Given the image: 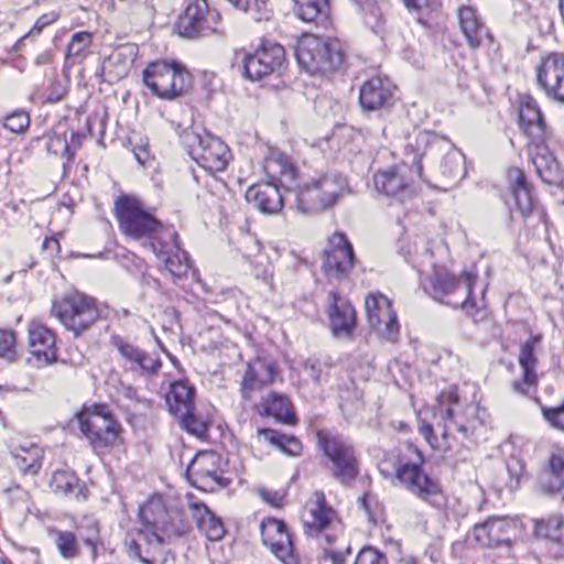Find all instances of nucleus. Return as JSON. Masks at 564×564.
I'll use <instances>...</instances> for the list:
<instances>
[{
    "instance_id": "052dcab7",
    "label": "nucleus",
    "mask_w": 564,
    "mask_h": 564,
    "mask_svg": "<svg viewBox=\"0 0 564 564\" xmlns=\"http://www.w3.org/2000/svg\"><path fill=\"white\" fill-rule=\"evenodd\" d=\"M420 433L425 437V440L433 445V441H436L434 436L433 426L430 423L423 422L420 425Z\"/></svg>"
},
{
    "instance_id": "a211bd4d",
    "label": "nucleus",
    "mask_w": 564,
    "mask_h": 564,
    "mask_svg": "<svg viewBox=\"0 0 564 564\" xmlns=\"http://www.w3.org/2000/svg\"><path fill=\"white\" fill-rule=\"evenodd\" d=\"M111 344L123 359L124 368L139 377L152 378L162 367V361L156 354L148 352L120 336H111Z\"/></svg>"
},
{
    "instance_id": "8fccbe9b",
    "label": "nucleus",
    "mask_w": 564,
    "mask_h": 564,
    "mask_svg": "<svg viewBox=\"0 0 564 564\" xmlns=\"http://www.w3.org/2000/svg\"><path fill=\"white\" fill-rule=\"evenodd\" d=\"M535 532L539 536H543L558 544H564V520L552 518L547 521L541 520L536 522Z\"/></svg>"
},
{
    "instance_id": "13d9d810",
    "label": "nucleus",
    "mask_w": 564,
    "mask_h": 564,
    "mask_svg": "<svg viewBox=\"0 0 564 564\" xmlns=\"http://www.w3.org/2000/svg\"><path fill=\"white\" fill-rule=\"evenodd\" d=\"M91 533L83 536V542L90 547L91 557L93 560L97 558L98 556V543H99V536H98V524L97 522L93 521L90 524Z\"/></svg>"
},
{
    "instance_id": "a878e982",
    "label": "nucleus",
    "mask_w": 564,
    "mask_h": 564,
    "mask_svg": "<svg viewBox=\"0 0 564 564\" xmlns=\"http://www.w3.org/2000/svg\"><path fill=\"white\" fill-rule=\"evenodd\" d=\"M394 89V85L388 77L373 76L360 87V106L368 111L378 110L391 101Z\"/></svg>"
},
{
    "instance_id": "4d7b16f0",
    "label": "nucleus",
    "mask_w": 564,
    "mask_h": 564,
    "mask_svg": "<svg viewBox=\"0 0 564 564\" xmlns=\"http://www.w3.org/2000/svg\"><path fill=\"white\" fill-rule=\"evenodd\" d=\"M260 498L272 507L280 508L283 506L285 492L281 490H269L259 488L257 490Z\"/></svg>"
},
{
    "instance_id": "f8f14e48",
    "label": "nucleus",
    "mask_w": 564,
    "mask_h": 564,
    "mask_svg": "<svg viewBox=\"0 0 564 564\" xmlns=\"http://www.w3.org/2000/svg\"><path fill=\"white\" fill-rule=\"evenodd\" d=\"M409 449L415 454V458L400 463L395 469L397 479L408 491L421 500L433 506L441 505L440 486L423 470L424 457L422 453L412 445H409Z\"/></svg>"
},
{
    "instance_id": "e433bc0d",
    "label": "nucleus",
    "mask_w": 564,
    "mask_h": 564,
    "mask_svg": "<svg viewBox=\"0 0 564 564\" xmlns=\"http://www.w3.org/2000/svg\"><path fill=\"white\" fill-rule=\"evenodd\" d=\"M194 387L189 386L185 380H178L170 386L166 393V403L170 412L174 415H185L189 410H194Z\"/></svg>"
},
{
    "instance_id": "a18cd8bd",
    "label": "nucleus",
    "mask_w": 564,
    "mask_h": 564,
    "mask_svg": "<svg viewBox=\"0 0 564 564\" xmlns=\"http://www.w3.org/2000/svg\"><path fill=\"white\" fill-rule=\"evenodd\" d=\"M50 488L58 495L72 496L76 498L80 492L79 479L70 469H58L54 471L50 481Z\"/></svg>"
},
{
    "instance_id": "473e14b6",
    "label": "nucleus",
    "mask_w": 564,
    "mask_h": 564,
    "mask_svg": "<svg viewBox=\"0 0 564 564\" xmlns=\"http://www.w3.org/2000/svg\"><path fill=\"white\" fill-rule=\"evenodd\" d=\"M507 178L517 209L522 216L529 215L534 200L523 171L518 167H510L507 172Z\"/></svg>"
},
{
    "instance_id": "dca6fc26",
    "label": "nucleus",
    "mask_w": 564,
    "mask_h": 564,
    "mask_svg": "<svg viewBox=\"0 0 564 564\" xmlns=\"http://www.w3.org/2000/svg\"><path fill=\"white\" fill-rule=\"evenodd\" d=\"M365 308L370 328L375 329L380 337L395 343L400 325L390 300L383 294L370 293L365 300Z\"/></svg>"
},
{
    "instance_id": "bf43d9fd",
    "label": "nucleus",
    "mask_w": 564,
    "mask_h": 564,
    "mask_svg": "<svg viewBox=\"0 0 564 564\" xmlns=\"http://www.w3.org/2000/svg\"><path fill=\"white\" fill-rule=\"evenodd\" d=\"M118 395L129 402H141V399L139 398L137 390L131 386L122 384L118 389Z\"/></svg>"
},
{
    "instance_id": "bb28decb",
    "label": "nucleus",
    "mask_w": 564,
    "mask_h": 564,
    "mask_svg": "<svg viewBox=\"0 0 564 564\" xmlns=\"http://www.w3.org/2000/svg\"><path fill=\"white\" fill-rule=\"evenodd\" d=\"M328 316L332 332L336 335L349 336L356 325V312L351 303L332 291L328 295Z\"/></svg>"
},
{
    "instance_id": "c03bdc74",
    "label": "nucleus",
    "mask_w": 564,
    "mask_h": 564,
    "mask_svg": "<svg viewBox=\"0 0 564 564\" xmlns=\"http://www.w3.org/2000/svg\"><path fill=\"white\" fill-rule=\"evenodd\" d=\"M258 435L290 456H297L302 452V443L294 436H288L271 429H258Z\"/></svg>"
},
{
    "instance_id": "680f3d73",
    "label": "nucleus",
    "mask_w": 564,
    "mask_h": 564,
    "mask_svg": "<svg viewBox=\"0 0 564 564\" xmlns=\"http://www.w3.org/2000/svg\"><path fill=\"white\" fill-rule=\"evenodd\" d=\"M135 160L141 164L145 165L147 161L150 159V152L148 145H142L134 150Z\"/></svg>"
},
{
    "instance_id": "de8ad7c7",
    "label": "nucleus",
    "mask_w": 564,
    "mask_h": 564,
    "mask_svg": "<svg viewBox=\"0 0 564 564\" xmlns=\"http://www.w3.org/2000/svg\"><path fill=\"white\" fill-rule=\"evenodd\" d=\"M137 56V48L133 45H126L115 50L108 57V65L113 69L117 78L124 77L133 65Z\"/></svg>"
},
{
    "instance_id": "cd10ccee",
    "label": "nucleus",
    "mask_w": 564,
    "mask_h": 564,
    "mask_svg": "<svg viewBox=\"0 0 564 564\" xmlns=\"http://www.w3.org/2000/svg\"><path fill=\"white\" fill-rule=\"evenodd\" d=\"M276 373V365L272 361L257 359L253 362H249L241 381L240 391L242 398L249 400L254 390L271 384Z\"/></svg>"
},
{
    "instance_id": "7ed1b4c3",
    "label": "nucleus",
    "mask_w": 564,
    "mask_h": 564,
    "mask_svg": "<svg viewBox=\"0 0 564 564\" xmlns=\"http://www.w3.org/2000/svg\"><path fill=\"white\" fill-rule=\"evenodd\" d=\"M115 212L120 230L127 237L144 240L151 250L154 242L163 243L164 247L174 246V227L160 221L138 198L129 195L119 196L115 202Z\"/></svg>"
},
{
    "instance_id": "1a4fd4ad",
    "label": "nucleus",
    "mask_w": 564,
    "mask_h": 564,
    "mask_svg": "<svg viewBox=\"0 0 564 564\" xmlns=\"http://www.w3.org/2000/svg\"><path fill=\"white\" fill-rule=\"evenodd\" d=\"M52 314L77 337L96 323L99 310L94 297L72 292L53 302Z\"/></svg>"
},
{
    "instance_id": "58836bf2",
    "label": "nucleus",
    "mask_w": 564,
    "mask_h": 564,
    "mask_svg": "<svg viewBox=\"0 0 564 564\" xmlns=\"http://www.w3.org/2000/svg\"><path fill=\"white\" fill-rule=\"evenodd\" d=\"M199 531L210 541H219L225 534L220 518L216 517L203 502L192 505Z\"/></svg>"
},
{
    "instance_id": "a19ab883",
    "label": "nucleus",
    "mask_w": 564,
    "mask_h": 564,
    "mask_svg": "<svg viewBox=\"0 0 564 564\" xmlns=\"http://www.w3.org/2000/svg\"><path fill=\"white\" fill-rule=\"evenodd\" d=\"M263 414L273 416L285 424H295L296 416L291 401L283 394L271 392L262 400Z\"/></svg>"
},
{
    "instance_id": "5701e85b",
    "label": "nucleus",
    "mask_w": 564,
    "mask_h": 564,
    "mask_svg": "<svg viewBox=\"0 0 564 564\" xmlns=\"http://www.w3.org/2000/svg\"><path fill=\"white\" fill-rule=\"evenodd\" d=\"M541 337L539 335L531 336L520 346L519 351V364L522 369V380H514L512 382V389L514 392L521 394H529L531 390L536 387V364L538 359L535 356L536 346L540 344Z\"/></svg>"
},
{
    "instance_id": "39448f33",
    "label": "nucleus",
    "mask_w": 564,
    "mask_h": 564,
    "mask_svg": "<svg viewBox=\"0 0 564 564\" xmlns=\"http://www.w3.org/2000/svg\"><path fill=\"white\" fill-rule=\"evenodd\" d=\"M299 65L310 74L326 75L340 70L345 65V48L336 37L306 34L295 50Z\"/></svg>"
},
{
    "instance_id": "393cba45",
    "label": "nucleus",
    "mask_w": 564,
    "mask_h": 564,
    "mask_svg": "<svg viewBox=\"0 0 564 564\" xmlns=\"http://www.w3.org/2000/svg\"><path fill=\"white\" fill-rule=\"evenodd\" d=\"M29 346L36 359V367L47 366L56 360L55 335L37 322L29 325Z\"/></svg>"
},
{
    "instance_id": "6e6d98bb",
    "label": "nucleus",
    "mask_w": 564,
    "mask_h": 564,
    "mask_svg": "<svg viewBox=\"0 0 564 564\" xmlns=\"http://www.w3.org/2000/svg\"><path fill=\"white\" fill-rule=\"evenodd\" d=\"M355 564H388L386 556L372 546L362 547Z\"/></svg>"
},
{
    "instance_id": "864d4df0",
    "label": "nucleus",
    "mask_w": 564,
    "mask_h": 564,
    "mask_svg": "<svg viewBox=\"0 0 564 564\" xmlns=\"http://www.w3.org/2000/svg\"><path fill=\"white\" fill-rule=\"evenodd\" d=\"M30 126V117L25 111L19 110L4 118L3 127L13 133H23Z\"/></svg>"
},
{
    "instance_id": "338daca9",
    "label": "nucleus",
    "mask_w": 564,
    "mask_h": 564,
    "mask_svg": "<svg viewBox=\"0 0 564 564\" xmlns=\"http://www.w3.org/2000/svg\"><path fill=\"white\" fill-rule=\"evenodd\" d=\"M48 23H51L50 20L46 19V17H41L36 22H35V25L34 28L37 29V31L40 32L45 25H47Z\"/></svg>"
},
{
    "instance_id": "f257e3e1",
    "label": "nucleus",
    "mask_w": 564,
    "mask_h": 564,
    "mask_svg": "<svg viewBox=\"0 0 564 564\" xmlns=\"http://www.w3.org/2000/svg\"><path fill=\"white\" fill-rule=\"evenodd\" d=\"M404 150L406 155H412L416 176L430 185L448 184L466 175L465 156L444 137L420 131Z\"/></svg>"
},
{
    "instance_id": "4468645a",
    "label": "nucleus",
    "mask_w": 564,
    "mask_h": 564,
    "mask_svg": "<svg viewBox=\"0 0 564 564\" xmlns=\"http://www.w3.org/2000/svg\"><path fill=\"white\" fill-rule=\"evenodd\" d=\"M144 85L161 99L173 100L186 87L187 74L176 63L158 61L150 63L142 73Z\"/></svg>"
},
{
    "instance_id": "412c9836",
    "label": "nucleus",
    "mask_w": 564,
    "mask_h": 564,
    "mask_svg": "<svg viewBox=\"0 0 564 564\" xmlns=\"http://www.w3.org/2000/svg\"><path fill=\"white\" fill-rule=\"evenodd\" d=\"M536 79L549 97L564 101V53H551L536 68Z\"/></svg>"
},
{
    "instance_id": "e2e57ef3",
    "label": "nucleus",
    "mask_w": 564,
    "mask_h": 564,
    "mask_svg": "<svg viewBox=\"0 0 564 564\" xmlns=\"http://www.w3.org/2000/svg\"><path fill=\"white\" fill-rule=\"evenodd\" d=\"M406 8L410 10L419 11L429 7L432 0H403Z\"/></svg>"
},
{
    "instance_id": "f03ea898",
    "label": "nucleus",
    "mask_w": 564,
    "mask_h": 564,
    "mask_svg": "<svg viewBox=\"0 0 564 564\" xmlns=\"http://www.w3.org/2000/svg\"><path fill=\"white\" fill-rule=\"evenodd\" d=\"M519 120L524 133L530 139L528 153L536 174L546 184L563 186L564 173L545 142L546 126L540 107L531 96L521 97Z\"/></svg>"
},
{
    "instance_id": "423d86ee",
    "label": "nucleus",
    "mask_w": 564,
    "mask_h": 564,
    "mask_svg": "<svg viewBox=\"0 0 564 564\" xmlns=\"http://www.w3.org/2000/svg\"><path fill=\"white\" fill-rule=\"evenodd\" d=\"M304 532L307 536H324L327 546L324 549L326 557L333 564H343L344 554L332 549L333 543L343 534V524L335 510L326 503L323 491H315L307 502V510L302 516Z\"/></svg>"
},
{
    "instance_id": "c9c22d12",
    "label": "nucleus",
    "mask_w": 564,
    "mask_h": 564,
    "mask_svg": "<svg viewBox=\"0 0 564 564\" xmlns=\"http://www.w3.org/2000/svg\"><path fill=\"white\" fill-rule=\"evenodd\" d=\"M458 400L459 397L456 389H451L448 392H442L437 397V409L434 413V417L436 420L440 419L443 422V437H447L449 433V423L454 424L457 431L464 435L467 434L466 425L455 421Z\"/></svg>"
},
{
    "instance_id": "69168bd1",
    "label": "nucleus",
    "mask_w": 564,
    "mask_h": 564,
    "mask_svg": "<svg viewBox=\"0 0 564 564\" xmlns=\"http://www.w3.org/2000/svg\"><path fill=\"white\" fill-rule=\"evenodd\" d=\"M310 371H311V377L315 380V381H319L321 380V369H319V364H316V362H313L311 364L310 366Z\"/></svg>"
},
{
    "instance_id": "20e7f679",
    "label": "nucleus",
    "mask_w": 564,
    "mask_h": 564,
    "mask_svg": "<svg viewBox=\"0 0 564 564\" xmlns=\"http://www.w3.org/2000/svg\"><path fill=\"white\" fill-rule=\"evenodd\" d=\"M76 420L80 433L97 454H105L123 443L122 426L107 404L84 408Z\"/></svg>"
},
{
    "instance_id": "b1692460",
    "label": "nucleus",
    "mask_w": 564,
    "mask_h": 564,
    "mask_svg": "<svg viewBox=\"0 0 564 564\" xmlns=\"http://www.w3.org/2000/svg\"><path fill=\"white\" fill-rule=\"evenodd\" d=\"M135 536L126 542L130 556L140 560L143 563H151L158 555L163 553L162 538L156 534L149 523H142Z\"/></svg>"
},
{
    "instance_id": "4c0bfd02",
    "label": "nucleus",
    "mask_w": 564,
    "mask_h": 564,
    "mask_svg": "<svg viewBox=\"0 0 564 564\" xmlns=\"http://www.w3.org/2000/svg\"><path fill=\"white\" fill-rule=\"evenodd\" d=\"M45 532L63 560L70 562L79 557L80 545L74 532L56 527H46Z\"/></svg>"
},
{
    "instance_id": "9b49d317",
    "label": "nucleus",
    "mask_w": 564,
    "mask_h": 564,
    "mask_svg": "<svg viewBox=\"0 0 564 564\" xmlns=\"http://www.w3.org/2000/svg\"><path fill=\"white\" fill-rule=\"evenodd\" d=\"M475 282L476 276L473 273L465 272L456 279L446 270H436L432 278V295L443 304L471 313L475 307L471 300Z\"/></svg>"
},
{
    "instance_id": "c85d7f7f",
    "label": "nucleus",
    "mask_w": 564,
    "mask_h": 564,
    "mask_svg": "<svg viewBox=\"0 0 564 564\" xmlns=\"http://www.w3.org/2000/svg\"><path fill=\"white\" fill-rule=\"evenodd\" d=\"M173 247L163 243H152V252L161 260H163L166 270L173 275L175 280L185 278L191 270V261L186 251L180 248L177 241V232L172 239Z\"/></svg>"
},
{
    "instance_id": "3c124183",
    "label": "nucleus",
    "mask_w": 564,
    "mask_h": 564,
    "mask_svg": "<svg viewBox=\"0 0 564 564\" xmlns=\"http://www.w3.org/2000/svg\"><path fill=\"white\" fill-rule=\"evenodd\" d=\"M15 334L12 330L0 329V358L8 362L17 359Z\"/></svg>"
},
{
    "instance_id": "2f4dec72",
    "label": "nucleus",
    "mask_w": 564,
    "mask_h": 564,
    "mask_svg": "<svg viewBox=\"0 0 564 564\" xmlns=\"http://www.w3.org/2000/svg\"><path fill=\"white\" fill-rule=\"evenodd\" d=\"M263 171L272 181L271 183L279 182L290 193L292 192L297 170L286 155L278 151H270V155L263 160Z\"/></svg>"
},
{
    "instance_id": "37998d69",
    "label": "nucleus",
    "mask_w": 564,
    "mask_h": 564,
    "mask_svg": "<svg viewBox=\"0 0 564 564\" xmlns=\"http://www.w3.org/2000/svg\"><path fill=\"white\" fill-rule=\"evenodd\" d=\"M294 13L304 22H317L329 15L328 0H294Z\"/></svg>"
},
{
    "instance_id": "4be33fe9",
    "label": "nucleus",
    "mask_w": 564,
    "mask_h": 564,
    "mask_svg": "<svg viewBox=\"0 0 564 564\" xmlns=\"http://www.w3.org/2000/svg\"><path fill=\"white\" fill-rule=\"evenodd\" d=\"M208 17L214 14L209 12L207 1L194 0L186 7L184 15L176 23L180 35L194 39L214 32L215 29L210 25Z\"/></svg>"
},
{
    "instance_id": "0eeeda50",
    "label": "nucleus",
    "mask_w": 564,
    "mask_h": 564,
    "mask_svg": "<svg viewBox=\"0 0 564 564\" xmlns=\"http://www.w3.org/2000/svg\"><path fill=\"white\" fill-rule=\"evenodd\" d=\"M181 143L198 165L212 173L224 171L231 159L227 144L206 131L186 129L181 134Z\"/></svg>"
},
{
    "instance_id": "09e8293b",
    "label": "nucleus",
    "mask_w": 564,
    "mask_h": 564,
    "mask_svg": "<svg viewBox=\"0 0 564 564\" xmlns=\"http://www.w3.org/2000/svg\"><path fill=\"white\" fill-rule=\"evenodd\" d=\"M93 37V33L87 31L74 33L67 46L66 61L70 64L80 63L90 53Z\"/></svg>"
},
{
    "instance_id": "f3484780",
    "label": "nucleus",
    "mask_w": 564,
    "mask_h": 564,
    "mask_svg": "<svg viewBox=\"0 0 564 564\" xmlns=\"http://www.w3.org/2000/svg\"><path fill=\"white\" fill-rule=\"evenodd\" d=\"M285 51L278 43L263 42L254 53L245 55L243 73L250 80H259L284 67Z\"/></svg>"
},
{
    "instance_id": "9d476101",
    "label": "nucleus",
    "mask_w": 564,
    "mask_h": 564,
    "mask_svg": "<svg viewBox=\"0 0 564 564\" xmlns=\"http://www.w3.org/2000/svg\"><path fill=\"white\" fill-rule=\"evenodd\" d=\"M318 445L328 459V469L341 484H349L359 473V463L352 444L340 435L317 433Z\"/></svg>"
},
{
    "instance_id": "0e129e2a",
    "label": "nucleus",
    "mask_w": 564,
    "mask_h": 564,
    "mask_svg": "<svg viewBox=\"0 0 564 564\" xmlns=\"http://www.w3.org/2000/svg\"><path fill=\"white\" fill-rule=\"evenodd\" d=\"M227 1L230 2L236 9H238L240 11H245V10H248L249 2L251 0H227Z\"/></svg>"
},
{
    "instance_id": "2eb2a0df",
    "label": "nucleus",
    "mask_w": 564,
    "mask_h": 564,
    "mask_svg": "<svg viewBox=\"0 0 564 564\" xmlns=\"http://www.w3.org/2000/svg\"><path fill=\"white\" fill-rule=\"evenodd\" d=\"M142 523H149L156 534L162 538L163 544L184 535L188 531V524L181 514L167 513L161 499H151L140 509Z\"/></svg>"
},
{
    "instance_id": "aec40b11",
    "label": "nucleus",
    "mask_w": 564,
    "mask_h": 564,
    "mask_svg": "<svg viewBox=\"0 0 564 564\" xmlns=\"http://www.w3.org/2000/svg\"><path fill=\"white\" fill-rule=\"evenodd\" d=\"M262 543L284 564H297L293 541L284 521L265 518L260 524Z\"/></svg>"
},
{
    "instance_id": "79ce46f5",
    "label": "nucleus",
    "mask_w": 564,
    "mask_h": 564,
    "mask_svg": "<svg viewBox=\"0 0 564 564\" xmlns=\"http://www.w3.org/2000/svg\"><path fill=\"white\" fill-rule=\"evenodd\" d=\"M67 133L68 130L65 124L59 123L54 127L48 134L42 138L47 154L73 159L74 152H72V145L68 142Z\"/></svg>"
},
{
    "instance_id": "ea45409f",
    "label": "nucleus",
    "mask_w": 564,
    "mask_h": 564,
    "mask_svg": "<svg viewBox=\"0 0 564 564\" xmlns=\"http://www.w3.org/2000/svg\"><path fill=\"white\" fill-rule=\"evenodd\" d=\"M44 452L37 445L30 447H19L12 452L14 466L23 474L35 476L42 468Z\"/></svg>"
},
{
    "instance_id": "72a5a7b5",
    "label": "nucleus",
    "mask_w": 564,
    "mask_h": 564,
    "mask_svg": "<svg viewBox=\"0 0 564 564\" xmlns=\"http://www.w3.org/2000/svg\"><path fill=\"white\" fill-rule=\"evenodd\" d=\"M539 486L546 495L560 494L564 488V451H554L549 459V466L540 476Z\"/></svg>"
},
{
    "instance_id": "f704fd0d",
    "label": "nucleus",
    "mask_w": 564,
    "mask_h": 564,
    "mask_svg": "<svg viewBox=\"0 0 564 564\" xmlns=\"http://www.w3.org/2000/svg\"><path fill=\"white\" fill-rule=\"evenodd\" d=\"M457 17L460 31L467 44L471 48L479 47L484 37L487 35V28L480 21L476 9L470 6H463L458 9Z\"/></svg>"
},
{
    "instance_id": "774afa93",
    "label": "nucleus",
    "mask_w": 564,
    "mask_h": 564,
    "mask_svg": "<svg viewBox=\"0 0 564 564\" xmlns=\"http://www.w3.org/2000/svg\"><path fill=\"white\" fill-rule=\"evenodd\" d=\"M50 61H51V56L48 53H43V54L39 55L36 58L37 64H45V63H48Z\"/></svg>"
},
{
    "instance_id": "7c9ffc66",
    "label": "nucleus",
    "mask_w": 564,
    "mask_h": 564,
    "mask_svg": "<svg viewBox=\"0 0 564 564\" xmlns=\"http://www.w3.org/2000/svg\"><path fill=\"white\" fill-rule=\"evenodd\" d=\"M246 199L263 214H276L284 204V196L274 183L252 185L246 192Z\"/></svg>"
},
{
    "instance_id": "5fc2aeb1",
    "label": "nucleus",
    "mask_w": 564,
    "mask_h": 564,
    "mask_svg": "<svg viewBox=\"0 0 564 564\" xmlns=\"http://www.w3.org/2000/svg\"><path fill=\"white\" fill-rule=\"evenodd\" d=\"M243 12L250 14L251 19L257 22L268 21L272 14L267 0H251L248 10Z\"/></svg>"
},
{
    "instance_id": "603ef678",
    "label": "nucleus",
    "mask_w": 564,
    "mask_h": 564,
    "mask_svg": "<svg viewBox=\"0 0 564 564\" xmlns=\"http://www.w3.org/2000/svg\"><path fill=\"white\" fill-rule=\"evenodd\" d=\"M194 410H189V413L185 415H177L180 424L183 429L196 436H203L207 431V425L204 420L194 415Z\"/></svg>"
},
{
    "instance_id": "ddd939ff",
    "label": "nucleus",
    "mask_w": 564,
    "mask_h": 564,
    "mask_svg": "<svg viewBox=\"0 0 564 564\" xmlns=\"http://www.w3.org/2000/svg\"><path fill=\"white\" fill-rule=\"evenodd\" d=\"M343 181L326 174L305 183L295 193V205L302 214H315L330 207L338 198Z\"/></svg>"
},
{
    "instance_id": "6ab92c4d",
    "label": "nucleus",
    "mask_w": 564,
    "mask_h": 564,
    "mask_svg": "<svg viewBox=\"0 0 564 564\" xmlns=\"http://www.w3.org/2000/svg\"><path fill=\"white\" fill-rule=\"evenodd\" d=\"M354 249L343 232H335L328 240L324 251L323 269L328 279L341 280L354 268Z\"/></svg>"
},
{
    "instance_id": "c756f323",
    "label": "nucleus",
    "mask_w": 564,
    "mask_h": 564,
    "mask_svg": "<svg viewBox=\"0 0 564 564\" xmlns=\"http://www.w3.org/2000/svg\"><path fill=\"white\" fill-rule=\"evenodd\" d=\"M514 528L502 518H489L474 527L476 541L484 546L510 544Z\"/></svg>"
},
{
    "instance_id": "6e6552de",
    "label": "nucleus",
    "mask_w": 564,
    "mask_h": 564,
    "mask_svg": "<svg viewBox=\"0 0 564 564\" xmlns=\"http://www.w3.org/2000/svg\"><path fill=\"white\" fill-rule=\"evenodd\" d=\"M415 174V165L412 163V155L405 154L402 164L378 171L373 175L376 191L391 199V204H398L409 209L413 206L415 189L412 184Z\"/></svg>"
},
{
    "instance_id": "49530a36",
    "label": "nucleus",
    "mask_w": 564,
    "mask_h": 564,
    "mask_svg": "<svg viewBox=\"0 0 564 564\" xmlns=\"http://www.w3.org/2000/svg\"><path fill=\"white\" fill-rule=\"evenodd\" d=\"M365 14V22L376 32L382 30L384 23L383 7L386 0H351Z\"/></svg>"
}]
</instances>
